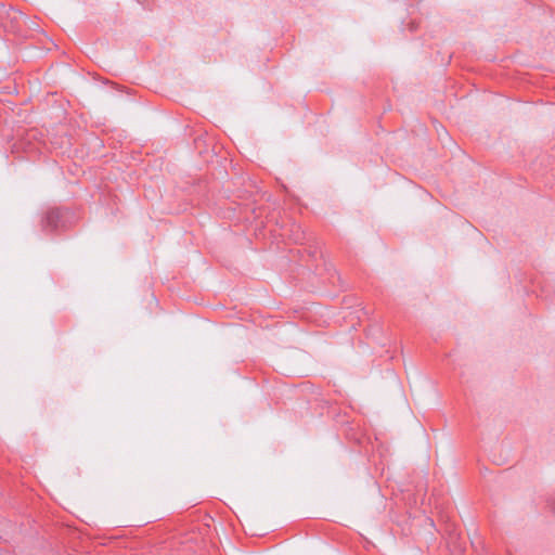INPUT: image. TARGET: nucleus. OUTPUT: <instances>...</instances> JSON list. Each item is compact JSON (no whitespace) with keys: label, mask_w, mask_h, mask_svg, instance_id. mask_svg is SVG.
Segmentation results:
<instances>
[{"label":"nucleus","mask_w":555,"mask_h":555,"mask_svg":"<svg viewBox=\"0 0 555 555\" xmlns=\"http://www.w3.org/2000/svg\"><path fill=\"white\" fill-rule=\"evenodd\" d=\"M61 218V214L59 210H50L47 212L43 219V227L50 231H53L57 228V222Z\"/></svg>","instance_id":"f257e3e1"}]
</instances>
